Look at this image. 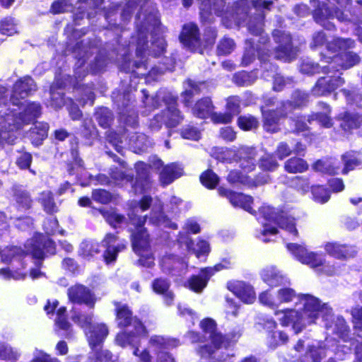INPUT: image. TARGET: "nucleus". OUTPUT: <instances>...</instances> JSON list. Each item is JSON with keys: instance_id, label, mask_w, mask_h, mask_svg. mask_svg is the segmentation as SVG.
Returning <instances> with one entry per match:
<instances>
[{"instance_id": "obj_1", "label": "nucleus", "mask_w": 362, "mask_h": 362, "mask_svg": "<svg viewBox=\"0 0 362 362\" xmlns=\"http://www.w3.org/2000/svg\"><path fill=\"white\" fill-rule=\"evenodd\" d=\"M127 232L132 251L139 256L137 263L147 268L152 267L154 257L149 252L151 249V234L146 227L148 215L141 216L132 211L128 214Z\"/></svg>"}, {"instance_id": "obj_2", "label": "nucleus", "mask_w": 362, "mask_h": 362, "mask_svg": "<svg viewBox=\"0 0 362 362\" xmlns=\"http://www.w3.org/2000/svg\"><path fill=\"white\" fill-rule=\"evenodd\" d=\"M112 304L115 306V322L119 329L125 330L132 327L138 333L148 334L146 326L136 315H134L133 310L127 303L114 300Z\"/></svg>"}, {"instance_id": "obj_3", "label": "nucleus", "mask_w": 362, "mask_h": 362, "mask_svg": "<svg viewBox=\"0 0 362 362\" xmlns=\"http://www.w3.org/2000/svg\"><path fill=\"white\" fill-rule=\"evenodd\" d=\"M322 61L327 63L323 66L322 72L325 74L339 73L341 70H347L358 64L361 58L356 52L348 51L344 53H338L332 57L324 56Z\"/></svg>"}, {"instance_id": "obj_4", "label": "nucleus", "mask_w": 362, "mask_h": 362, "mask_svg": "<svg viewBox=\"0 0 362 362\" xmlns=\"http://www.w3.org/2000/svg\"><path fill=\"white\" fill-rule=\"evenodd\" d=\"M273 40L277 46L274 48V58L285 62L295 59L296 53L291 35L281 29H274L272 33Z\"/></svg>"}, {"instance_id": "obj_5", "label": "nucleus", "mask_w": 362, "mask_h": 362, "mask_svg": "<svg viewBox=\"0 0 362 362\" xmlns=\"http://www.w3.org/2000/svg\"><path fill=\"white\" fill-rule=\"evenodd\" d=\"M180 43L192 52L202 54L200 30L194 22L185 23L179 34Z\"/></svg>"}, {"instance_id": "obj_6", "label": "nucleus", "mask_w": 362, "mask_h": 362, "mask_svg": "<svg viewBox=\"0 0 362 362\" xmlns=\"http://www.w3.org/2000/svg\"><path fill=\"white\" fill-rule=\"evenodd\" d=\"M336 74L330 73L320 77L311 88L312 93L317 97L328 96L343 86L345 80L341 77V73Z\"/></svg>"}, {"instance_id": "obj_7", "label": "nucleus", "mask_w": 362, "mask_h": 362, "mask_svg": "<svg viewBox=\"0 0 362 362\" xmlns=\"http://www.w3.org/2000/svg\"><path fill=\"white\" fill-rule=\"evenodd\" d=\"M30 253L33 259L42 261L45 258V253L56 255L57 245L52 238L37 233L32 238Z\"/></svg>"}, {"instance_id": "obj_8", "label": "nucleus", "mask_w": 362, "mask_h": 362, "mask_svg": "<svg viewBox=\"0 0 362 362\" xmlns=\"http://www.w3.org/2000/svg\"><path fill=\"white\" fill-rule=\"evenodd\" d=\"M37 90L33 78L28 75L19 78L13 85L10 100L13 105H19L25 99Z\"/></svg>"}, {"instance_id": "obj_9", "label": "nucleus", "mask_w": 362, "mask_h": 362, "mask_svg": "<svg viewBox=\"0 0 362 362\" xmlns=\"http://www.w3.org/2000/svg\"><path fill=\"white\" fill-rule=\"evenodd\" d=\"M257 150L252 146H240L234 153L233 160L245 173L253 172L257 167Z\"/></svg>"}, {"instance_id": "obj_10", "label": "nucleus", "mask_w": 362, "mask_h": 362, "mask_svg": "<svg viewBox=\"0 0 362 362\" xmlns=\"http://www.w3.org/2000/svg\"><path fill=\"white\" fill-rule=\"evenodd\" d=\"M67 296L72 303L84 304L90 308H94L96 302L93 292L87 286L80 284L70 286L67 290Z\"/></svg>"}, {"instance_id": "obj_11", "label": "nucleus", "mask_w": 362, "mask_h": 362, "mask_svg": "<svg viewBox=\"0 0 362 362\" xmlns=\"http://www.w3.org/2000/svg\"><path fill=\"white\" fill-rule=\"evenodd\" d=\"M163 101L166 106V119L164 123L168 128H175L185 117L178 108V96L168 93L163 97Z\"/></svg>"}, {"instance_id": "obj_12", "label": "nucleus", "mask_w": 362, "mask_h": 362, "mask_svg": "<svg viewBox=\"0 0 362 362\" xmlns=\"http://www.w3.org/2000/svg\"><path fill=\"white\" fill-rule=\"evenodd\" d=\"M298 298L300 301H303L300 312L302 317L307 318L310 322H315L320 313L326 308V304H322L319 298L310 294H299Z\"/></svg>"}, {"instance_id": "obj_13", "label": "nucleus", "mask_w": 362, "mask_h": 362, "mask_svg": "<svg viewBox=\"0 0 362 362\" xmlns=\"http://www.w3.org/2000/svg\"><path fill=\"white\" fill-rule=\"evenodd\" d=\"M339 128L345 134L350 135L362 127V114L346 110L335 117Z\"/></svg>"}, {"instance_id": "obj_14", "label": "nucleus", "mask_w": 362, "mask_h": 362, "mask_svg": "<svg viewBox=\"0 0 362 362\" xmlns=\"http://www.w3.org/2000/svg\"><path fill=\"white\" fill-rule=\"evenodd\" d=\"M11 197L13 206L18 211H27L33 206L32 194L23 185H13L11 187Z\"/></svg>"}, {"instance_id": "obj_15", "label": "nucleus", "mask_w": 362, "mask_h": 362, "mask_svg": "<svg viewBox=\"0 0 362 362\" xmlns=\"http://www.w3.org/2000/svg\"><path fill=\"white\" fill-rule=\"evenodd\" d=\"M227 288L235 296L246 303H252L256 299L253 287L243 281H230L227 283Z\"/></svg>"}, {"instance_id": "obj_16", "label": "nucleus", "mask_w": 362, "mask_h": 362, "mask_svg": "<svg viewBox=\"0 0 362 362\" xmlns=\"http://www.w3.org/2000/svg\"><path fill=\"white\" fill-rule=\"evenodd\" d=\"M69 145L71 160L66 162V167L69 175L72 176L76 173V168L85 169V163L79 153V139L76 136L72 137Z\"/></svg>"}, {"instance_id": "obj_17", "label": "nucleus", "mask_w": 362, "mask_h": 362, "mask_svg": "<svg viewBox=\"0 0 362 362\" xmlns=\"http://www.w3.org/2000/svg\"><path fill=\"white\" fill-rule=\"evenodd\" d=\"M215 109L211 97L204 96L195 101L192 106L191 113L196 118L206 119H210Z\"/></svg>"}, {"instance_id": "obj_18", "label": "nucleus", "mask_w": 362, "mask_h": 362, "mask_svg": "<svg viewBox=\"0 0 362 362\" xmlns=\"http://www.w3.org/2000/svg\"><path fill=\"white\" fill-rule=\"evenodd\" d=\"M170 288V281L166 278L158 277L153 279L151 283L153 291L156 294L161 296L167 305H171L175 298V295Z\"/></svg>"}, {"instance_id": "obj_19", "label": "nucleus", "mask_w": 362, "mask_h": 362, "mask_svg": "<svg viewBox=\"0 0 362 362\" xmlns=\"http://www.w3.org/2000/svg\"><path fill=\"white\" fill-rule=\"evenodd\" d=\"M206 268H202L198 274H192L187 279L185 286L190 291L199 293L206 287L211 274Z\"/></svg>"}, {"instance_id": "obj_20", "label": "nucleus", "mask_w": 362, "mask_h": 362, "mask_svg": "<svg viewBox=\"0 0 362 362\" xmlns=\"http://www.w3.org/2000/svg\"><path fill=\"white\" fill-rule=\"evenodd\" d=\"M199 18L202 24L205 23H211L214 22V19L213 17V6L215 5V3H212L211 0H199ZM221 8H214V13L220 16L222 15L223 11V8L225 6V1L221 0Z\"/></svg>"}, {"instance_id": "obj_21", "label": "nucleus", "mask_w": 362, "mask_h": 362, "mask_svg": "<svg viewBox=\"0 0 362 362\" xmlns=\"http://www.w3.org/2000/svg\"><path fill=\"white\" fill-rule=\"evenodd\" d=\"M109 334L107 326L104 323L93 325L88 332V341L91 350L101 346Z\"/></svg>"}, {"instance_id": "obj_22", "label": "nucleus", "mask_w": 362, "mask_h": 362, "mask_svg": "<svg viewBox=\"0 0 362 362\" xmlns=\"http://www.w3.org/2000/svg\"><path fill=\"white\" fill-rule=\"evenodd\" d=\"M37 202L43 211L49 216L59 212V204L55 200L54 194L51 190H44L39 194Z\"/></svg>"}, {"instance_id": "obj_23", "label": "nucleus", "mask_w": 362, "mask_h": 362, "mask_svg": "<svg viewBox=\"0 0 362 362\" xmlns=\"http://www.w3.org/2000/svg\"><path fill=\"white\" fill-rule=\"evenodd\" d=\"M262 117V127L266 132L274 134L280 131L281 119L276 113L272 109L264 110L262 106L260 107Z\"/></svg>"}, {"instance_id": "obj_24", "label": "nucleus", "mask_w": 362, "mask_h": 362, "mask_svg": "<svg viewBox=\"0 0 362 362\" xmlns=\"http://www.w3.org/2000/svg\"><path fill=\"white\" fill-rule=\"evenodd\" d=\"M49 125L45 122H35L28 131V137L35 146L41 145L48 136Z\"/></svg>"}, {"instance_id": "obj_25", "label": "nucleus", "mask_w": 362, "mask_h": 362, "mask_svg": "<svg viewBox=\"0 0 362 362\" xmlns=\"http://www.w3.org/2000/svg\"><path fill=\"white\" fill-rule=\"evenodd\" d=\"M182 174L183 169L176 163H171L162 168L159 180L162 185L166 186L181 177Z\"/></svg>"}, {"instance_id": "obj_26", "label": "nucleus", "mask_w": 362, "mask_h": 362, "mask_svg": "<svg viewBox=\"0 0 362 362\" xmlns=\"http://www.w3.org/2000/svg\"><path fill=\"white\" fill-rule=\"evenodd\" d=\"M41 105L39 103L32 102L28 103L24 112H20L16 117L15 120L20 119L21 123L16 125V129H21L24 124L30 123L31 119H36L41 115Z\"/></svg>"}, {"instance_id": "obj_27", "label": "nucleus", "mask_w": 362, "mask_h": 362, "mask_svg": "<svg viewBox=\"0 0 362 362\" xmlns=\"http://www.w3.org/2000/svg\"><path fill=\"white\" fill-rule=\"evenodd\" d=\"M142 335L144 337H148V334H145L144 333H138L134 329L132 332H127V329L122 330L118 332L115 337V342L117 345L121 346L122 348H125L127 346H131L134 349L135 346H139L140 341L139 340L135 341L138 336Z\"/></svg>"}, {"instance_id": "obj_28", "label": "nucleus", "mask_w": 362, "mask_h": 362, "mask_svg": "<svg viewBox=\"0 0 362 362\" xmlns=\"http://www.w3.org/2000/svg\"><path fill=\"white\" fill-rule=\"evenodd\" d=\"M261 278L270 288H276L286 284L284 276L274 267L264 269L261 274Z\"/></svg>"}, {"instance_id": "obj_29", "label": "nucleus", "mask_w": 362, "mask_h": 362, "mask_svg": "<svg viewBox=\"0 0 362 362\" xmlns=\"http://www.w3.org/2000/svg\"><path fill=\"white\" fill-rule=\"evenodd\" d=\"M309 168L308 162L300 156H294L284 163V170L289 174L303 173Z\"/></svg>"}, {"instance_id": "obj_30", "label": "nucleus", "mask_w": 362, "mask_h": 362, "mask_svg": "<svg viewBox=\"0 0 362 362\" xmlns=\"http://www.w3.org/2000/svg\"><path fill=\"white\" fill-rule=\"evenodd\" d=\"M350 248L351 246L349 245L340 244L337 242H329L325 245L326 252L338 259H345L350 257Z\"/></svg>"}, {"instance_id": "obj_31", "label": "nucleus", "mask_w": 362, "mask_h": 362, "mask_svg": "<svg viewBox=\"0 0 362 362\" xmlns=\"http://www.w3.org/2000/svg\"><path fill=\"white\" fill-rule=\"evenodd\" d=\"M132 211L138 214L134 208H131L129 209L127 214V218L124 214H118L116 211H105L104 213H102V214L110 226L113 229H117L123 223H125L126 227L127 228V222L129 219L128 214Z\"/></svg>"}, {"instance_id": "obj_32", "label": "nucleus", "mask_w": 362, "mask_h": 362, "mask_svg": "<svg viewBox=\"0 0 362 362\" xmlns=\"http://www.w3.org/2000/svg\"><path fill=\"white\" fill-rule=\"evenodd\" d=\"M104 248L103 258L107 264H110L116 262L119 252L127 249V243L125 241L118 243L116 245L112 247L102 246Z\"/></svg>"}, {"instance_id": "obj_33", "label": "nucleus", "mask_w": 362, "mask_h": 362, "mask_svg": "<svg viewBox=\"0 0 362 362\" xmlns=\"http://www.w3.org/2000/svg\"><path fill=\"white\" fill-rule=\"evenodd\" d=\"M259 168L262 172L272 173L278 170L280 165L273 153L262 155L257 160Z\"/></svg>"}, {"instance_id": "obj_34", "label": "nucleus", "mask_w": 362, "mask_h": 362, "mask_svg": "<svg viewBox=\"0 0 362 362\" xmlns=\"http://www.w3.org/2000/svg\"><path fill=\"white\" fill-rule=\"evenodd\" d=\"M310 95L308 92L296 89L291 95V100H288L291 110L301 109L306 107L309 103Z\"/></svg>"}, {"instance_id": "obj_35", "label": "nucleus", "mask_w": 362, "mask_h": 362, "mask_svg": "<svg viewBox=\"0 0 362 362\" xmlns=\"http://www.w3.org/2000/svg\"><path fill=\"white\" fill-rule=\"evenodd\" d=\"M229 202L233 206L242 208L251 214L254 211L252 207L253 198L250 195L234 192Z\"/></svg>"}, {"instance_id": "obj_36", "label": "nucleus", "mask_w": 362, "mask_h": 362, "mask_svg": "<svg viewBox=\"0 0 362 362\" xmlns=\"http://www.w3.org/2000/svg\"><path fill=\"white\" fill-rule=\"evenodd\" d=\"M149 222L153 226H158L163 224L172 229H177V225L171 221V219L162 210H151L149 216Z\"/></svg>"}, {"instance_id": "obj_37", "label": "nucleus", "mask_w": 362, "mask_h": 362, "mask_svg": "<svg viewBox=\"0 0 362 362\" xmlns=\"http://www.w3.org/2000/svg\"><path fill=\"white\" fill-rule=\"evenodd\" d=\"M355 45L356 42L351 38L336 37L329 43L328 49L333 52L344 53Z\"/></svg>"}, {"instance_id": "obj_38", "label": "nucleus", "mask_w": 362, "mask_h": 362, "mask_svg": "<svg viewBox=\"0 0 362 362\" xmlns=\"http://www.w3.org/2000/svg\"><path fill=\"white\" fill-rule=\"evenodd\" d=\"M332 13L329 10L326 4L319 6L313 11V18L315 21L317 23H320L322 25H323L327 30H335V25L332 23H328L327 25H326L322 24V23L325 20L332 18Z\"/></svg>"}, {"instance_id": "obj_39", "label": "nucleus", "mask_w": 362, "mask_h": 362, "mask_svg": "<svg viewBox=\"0 0 362 362\" xmlns=\"http://www.w3.org/2000/svg\"><path fill=\"white\" fill-rule=\"evenodd\" d=\"M201 184L208 189H214L220 182L218 175L211 168L203 171L199 175Z\"/></svg>"}, {"instance_id": "obj_40", "label": "nucleus", "mask_w": 362, "mask_h": 362, "mask_svg": "<svg viewBox=\"0 0 362 362\" xmlns=\"http://www.w3.org/2000/svg\"><path fill=\"white\" fill-rule=\"evenodd\" d=\"M279 228L286 230L295 237L298 236V230L296 228V219L293 217L287 216L284 211L276 223Z\"/></svg>"}, {"instance_id": "obj_41", "label": "nucleus", "mask_w": 362, "mask_h": 362, "mask_svg": "<svg viewBox=\"0 0 362 362\" xmlns=\"http://www.w3.org/2000/svg\"><path fill=\"white\" fill-rule=\"evenodd\" d=\"M259 125L258 119L252 115H240L237 118V126L244 132L257 129Z\"/></svg>"}, {"instance_id": "obj_42", "label": "nucleus", "mask_w": 362, "mask_h": 362, "mask_svg": "<svg viewBox=\"0 0 362 362\" xmlns=\"http://www.w3.org/2000/svg\"><path fill=\"white\" fill-rule=\"evenodd\" d=\"M267 344L272 349H275L281 344H284L288 342V337L283 331L269 330L267 332Z\"/></svg>"}, {"instance_id": "obj_43", "label": "nucleus", "mask_w": 362, "mask_h": 362, "mask_svg": "<svg viewBox=\"0 0 362 362\" xmlns=\"http://www.w3.org/2000/svg\"><path fill=\"white\" fill-rule=\"evenodd\" d=\"M302 314L300 311L294 309L286 310L284 311V315L279 320L280 324L284 327L288 325L297 326L301 323Z\"/></svg>"}, {"instance_id": "obj_44", "label": "nucleus", "mask_w": 362, "mask_h": 362, "mask_svg": "<svg viewBox=\"0 0 362 362\" xmlns=\"http://www.w3.org/2000/svg\"><path fill=\"white\" fill-rule=\"evenodd\" d=\"M217 30L215 27L207 26L204 29L203 39L202 40V54L204 50L211 49L216 43Z\"/></svg>"}, {"instance_id": "obj_45", "label": "nucleus", "mask_w": 362, "mask_h": 362, "mask_svg": "<svg viewBox=\"0 0 362 362\" xmlns=\"http://www.w3.org/2000/svg\"><path fill=\"white\" fill-rule=\"evenodd\" d=\"M264 16L260 15L251 16L247 23L249 33L255 36H261L264 32Z\"/></svg>"}, {"instance_id": "obj_46", "label": "nucleus", "mask_w": 362, "mask_h": 362, "mask_svg": "<svg viewBox=\"0 0 362 362\" xmlns=\"http://www.w3.org/2000/svg\"><path fill=\"white\" fill-rule=\"evenodd\" d=\"M333 332L344 341H349L351 339V329L343 317H337L334 322Z\"/></svg>"}, {"instance_id": "obj_47", "label": "nucleus", "mask_w": 362, "mask_h": 362, "mask_svg": "<svg viewBox=\"0 0 362 362\" xmlns=\"http://www.w3.org/2000/svg\"><path fill=\"white\" fill-rule=\"evenodd\" d=\"M55 332L64 338L69 339L72 337L71 325L68 320V317H57L55 320Z\"/></svg>"}, {"instance_id": "obj_48", "label": "nucleus", "mask_w": 362, "mask_h": 362, "mask_svg": "<svg viewBox=\"0 0 362 362\" xmlns=\"http://www.w3.org/2000/svg\"><path fill=\"white\" fill-rule=\"evenodd\" d=\"M100 243L93 241H83L79 248V254L83 257H93L100 252Z\"/></svg>"}, {"instance_id": "obj_49", "label": "nucleus", "mask_w": 362, "mask_h": 362, "mask_svg": "<svg viewBox=\"0 0 362 362\" xmlns=\"http://www.w3.org/2000/svg\"><path fill=\"white\" fill-rule=\"evenodd\" d=\"M341 92L345 97L348 105L361 107L362 93H360L358 89L354 88L351 89L343 88L341 90Z\"/></svg>"}, {"instance_id": "obj_50", "label": "nucleus", "mask_w": 362, "mask_h": 362, "mask_svg": "<svg viewBox=\"0 0 362 362\" xmlns=\"http://www.w3.org/2000/svg\"><path fill=\"white\" fill-rule=\"evenodd\" d=\"M313 199L318 203L324 204L330 198V192L327 188L323 185H313L310 188Z\"/></svg>"}, {"instance_id": "obj_51", "label": "nucleus", "mask_w": 362, "mask_h": 362, "mask_svg": "<svg viewBox=\"0 0 362 362\" xmlns=\"http://www.w3.org/2000/svg\"><path fill=\"white\" fill-rule=\"evenodd\" d=\"M283 211L281 209L271 206H262L259 211L260 215L266 221L275 223H276Z\"/></svg>"}, {"instance_id": "obj_52", "label": "nucleus", "mask_w": 362, "mask_h": 362, "mask_svg": "<svg viewBox=\"0 0 362 362\" xmlns=\"http://www.w3.org/2000/svg\"><path fill=\"white\" fill-rule=\"evenodd\" d=\"M235 43L232 38L224 36L222 37L216 47L218 56H226L230 54L234 49Z\"/></svg>"}, {"instance_id": "obj_53", "label": "nucleus", "mask_w": 362, "mask_h": 362, "mask_svg": "<svg viewBox=\"0 0 362 362\" xmlns=\"http://www.w3.org/2000/svg\"><path fill=\"white\" fill-rule=\"evenodd\" d=\"M0 33L6 36H12L17 33L16 23L14 18L6 16L0 21Z\"/></svg>"}, {"instance_id": "obj_54", "label": "nucleus", "mask_w": 362, "mask_h": 362, "mask_svg": "<svg viewBox=\"0 0 362 362\" xmlns=\"http://www.w3.org/2000/svg\"><path fill=\"white\" fill-rule=\"evenodd\" d=\"M291 185L293 189L302 194L309 192L312 187L308 177L300 175L291 178Z\"/></svg>"}, {"instance_id": "obj_55", "label": "nucleus", "mask_w": 362, "mask_h": 362, "mask_svg": "<svg viewBox=\"0 0 362 362\" xmlns=\"http://www.w3.org/2000/svg\"><path fill=\"white\" fill-rule=\"evenodd\" d=\"M325 263L324 255L315 252H308L302 264L308 265L313 269L323 266Z\"/></svg>"}, {"instance_id": "obj_56", "label": "nucleus", "mask_w": 362, "mask_h": 362, "mask_svg": "<svg viewBox=\"0 0 362 362\" xmlns=\"http://www.w3.org/2000/svg\"><path fill=\"white\" fill-rule=\"evenodd\" d=\"M291 122L293 127V132L296 134L310 130V127L307 124L306 116L304 115H297L292 117Z\"/></svg>"}, {"instance_id": "obj_57", "label": "nucleus", "mask_w": 362, "mask_h": 362, "mask_svg": "<svg viewBox=\"0 0 362 362\" xmlns=\"http://www.w3.org/2000/svg\"><path fill=\"white\" fill-rule=\"evenodd\" d=\"M92 199L101 204H108L112 201V193L105 189H94L91 192Z\"/></svg>"}, {"instance_id": "obj_58", "label": "nucleus", "mask_w": 362, "mask_h": 362, "mask_svg": "<svg viewBox=\"0 0 362 362\" xmlns=\"http://www.w3.org/2000/svg\"><path fill=\"white\" fill-rule=\"evenodd\" d=\"M246 186L249 188H255L264 185L269 182L270 177L269 175L260 172L257 173L253 177L247 176Z\"/></svg>"}, {"instance_id": "obj_59", "label": "nucleus", "mask_w": 362, "mask_h": 362, "mask_svg": "<svg viewBox=\"0 0 362 362\" xmlns=\"http://www.w3.org/2000/svg\"><path fill=\"white\" fill-rule=\"evenodd\" d=\"M315 171L329 175H334L338 173V168H336L320 159L317 160L312 165Z\"/></svg>"}, {"instance_id": "obj_60", "label": "nucleus", "mask_w": 362, "mask_h": 362, "mask_svg": "<svg viewBox=\"0 0 362 362\" xmlns=\"http://www.w3.org/2000/svg\"><path fill=\"white\" fill-rule=\"evenodd\" d=\"M180 134L185 139L198 141L201 138V132L197 127L187 124L180 130Z\"/></svg>"}, {"instance_id": "obj_61", "label": "nucleus", "mask_w": 362, "mask_h": 362, "mask_svg": "<svg viewBox=\"0 0 362 362\" xmlns=\"http://www.w3.org/2000/svg\"><path fill=\"white\" fill-rule=\"evenodd\" d=\"M93 356L90 358L92 362H114L113 354L107 349L95 348Z\"/></svg>"}, {"instance_id": "obj_62", "label": "nucleus", "mask_w": 362, "mask_h": 362, "mask_svg": "<svg viewBox=\"0 0 362 362\" xmlns=\"http://www.w3.org/2000/svg\"><path fill=\"white\" fill-rule=\"evenodd\" d=\"M286 247L301 263L308 252L305 247L297 243H287Z\"/></svg>"}, {"instance_id": "obj_63", "label": "nucleus", "mask_w": 362, "mask_h": 362, "mask_svg": "<svg viewBox=\"0 0 362 362\" xmlns=\"http://www.w3.org/2000/svg\"><path fill=\"white\" fill-rule=\"evenodd\" d=\"M149 344L157 349L159 353L165 352V349H168L170 346V341L168 339L160 335H153L151 337Z\"/></svg>"}, {"instance_id": "obj_64", "label": "nucleus", "mask_w": 362, "mask_h": 362, "mask_svg": "<svg viewBox=\"0 0 362 362\" xmlns=\"http://www.w3.org/2000/svg\"><path fill=\"white\" fill-rule=\"evenodd\" d=\"M72 320L83 329H90L93 326V315L90 314L78 313L72 316Z\"/></svg>"}]
</instances>
